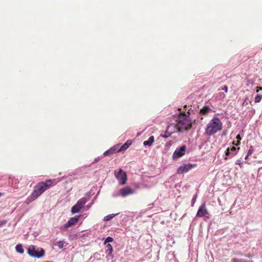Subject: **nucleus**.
Returning <instances> with one entry per match:
<instances>
[{"label":"nucleus","instance_id":"nucleus-9","mask_svg":"<svg viewBox=\"0 0 262 262\" xmlns=\"http://www.w3.org/2000/svg\"><path fill=\"white\" fill-rule=\"evenodd\" d=\"M186 149V145H183L180 148H177L173 154V158L177 159L184 156Z\"/></svg>","mask_w":262,"mask_h":262},{"label":"nucleus","instance_id":"nucleus-27","mask_svg":"<svg viewBox=\"0 0 262 262\" xmlns=\"http://www.w3.org/2000/svg\"><path fill=\"white\" fill-rule=\"evenodd\" d=\"M261 90H262V87L257 86L256 88V93H258L259 91H261Z\"/></svg>","mask_w":262,"mask_h":262},{"label":"nucleus","instance_id":"nucleus-7","mask_svg":"<svg viewBox=\"0 0 262 262\" xmlns=\"http://www.w3.org/2000/svg\"><path fill=\"white\" fill-rule=\"evenodd\" d=\"M182 132L180 128H179V125L177 123H169V124L167 126L166 133L168 134L167 136H170L171 134L177 133Z\"/></svg>","mask_w":262,"mask_h":262},{"label":"nucleus","instance_id":"nucleus-6","mask_svg":"<svg viewBox=\"0 0 262 262\" xmlns=\"http://www.w3.org/2000/svg\"><path fill=\"white\" fill-rule=\"evenodd\" d=\"M88 201L86 198H82L79 199L76 204L72 207L71 212L72 214H75L80 212V210L83 208L84 205Z\"/></svg>","mask_w":262,"mask_h":262},{"label":"nucleus","instance_id":"nucleus-10","mask_svg":"<svg viewBox=\"0 0 262 262\" xmlns=\"http://www.w3.org/2000/svg\"><path fill=\"white\" fill-rule=\"evenodd\" d=\"M208 214V211L206 208L205 203L202 204L199 208L196 216L198 217L205 216L206 214Z\"/></svg>","mask_w":262,"mask_h":262},{"label":"nucleus","instance_id":"nucleus-8","mask_svg":"<svg viewBox=\"0 0 262 262\" xmlns=\"http://www.w3.org/2000/svg\"><path fill=\"white\" fill-rule=\"evenodd\" d=\"M196 166V164H192L188 163L187 164H184L180 166L178 170L177 173L179 174H182L189 171L192 168Z\"/></svg>","mask_w":262,"mask_h":262},{"label":"nucleus","instance_id":"nucleus-11","mask_svg":"<svg viewBox=\"0 0 262 262\" xmlns=\"http://www.w3.org/2000/svg\"><path fill=\"white\" fill-rule=\"evenodd\" d=\"M119 144H116L111 148H110L109 149L107 150L103 153V155L104 156H110L112 154H115L116 152H120V149H119Z\"/></svg>","mask_w":262,"mask_h":262},{"label":"nucleus","instance_id":"nucleus-30","mask_svg":"<svg viewBox=\"0 0 262 262\" xmlns=\"http://www.w3.org/2000/svg\"><path fill=\"white\" fill-rule=\"evenodd\" d=\"M168 136V134L166 133V132L165 133V134L164 135H162V136L164 138H168L169 136Z\"/></svg>","mask_w":262,"mask_h":262},{"label":"nucleus","instance_id":"nucleus-33","mask_svg":"<svg viewBox=\"0 0 262 262\" xmlns=\"http://www.w3.org/2000/svg\"><path fill=\"white\" fill-rule=\"evenodd\" d=\"M248 157H249V156H247H247H246V157H245V159H246V160H247V159H248Z\"/></svg>","mask_w":262,"mask_h":262},{"label":"nucleus","instance_id":"nucleus-28","mask_svg":"<svg viewBox=\"0 0 262 262\" xmlns=\"http://www.w3.org/2000/svg\"><path fill=\"white\" fill-rule=\"evenodd\" d=\"M6 223V221H0V227L5 225Z\"/></svg>","mask_w":262,"mask_h":262},{"label":"nucleus","instance_id":"nucleus-25","mask_svg":"<svg viewBox=\"0 0 262 262\" xmlns=\"http://www.w3.org/2000/svg\"><path fill=\"white\" fill-rule=\"evenodd\" d=\"M253 150H254L253 149L252 146H250V149H249V150L248 151L247 156H249L251 155V154L253 152Z\"/></svg>","mask_w":262,"mask_h":262},{"label":"nucleus","instance_id":"nucleus-29","mask_svg":"<svg viewBox=\"0 0 262 262\" xmlns=\"http://www.w3.org/2000/svg\"><path fill=\"white\" fill-rule=\"evenodd\" d=\"M223 90L227 93L228 92V86L227 85H225L223 88Z\"/></svg>","mask_w":262,"mask_h":262},{"label":"nucleus","instance_id":"nucleus-26","mask_svg":"<svg viewBox=\"0 0 262 262\" xmlns=\"http://www.w3.org/2000/svg\"><path fill=\"white\" fill-rule=\"evenodd\" d=\"M235 164L237 165H238L239 166L240 168H243V163H242L241 160H237L235 162Z\"/></svg>","mask_w":262,"mask_h":262},{"label":"nucleus","instance_id":"nucleus-18","mask_svg":"<svg viewBox=\"0 0 262 262\" xmlns=\"http://www.w3.org/2000/svg\"><path fill=\"white\" fill-rule=\"evenodd\" d=\"M210 111H211V109L208 106H206L203 107V108H202L200 110V113L202 115H205L207 114Z\"/></svg>","mask_w":262,"mask_h":262},{"label":"nucleus","instance_id":"nucleus-17","mask_svg":"<svg viewBox=\"0 0 262 262\" xmlns=\"http://www.w3.org/2000/svg\"><path fill=\"white\" fill-rule=\"evenodd\" d=\"M155 141V138L154 136H150L148 140L145 141L143 142V145L145 146H151Z\"/></svg>","mask_w":262,"mask_h":262},{"label":"nucleus","instance_id":"nucleus-31","mask_svg":"<svg viewBox=\"0 0 262 262\" xmlns=\"http://www.w3.org/2000/svg\"><path fill=\"white\" fill-rule=\"evenodd\" d=\"M196 198V195H195L192 199V203H194L195 202Z\"/></svg>","mask_w":262,"mask_h":262},{"label":"nucleus","instance_id":"nucleus-16","mask_svg":"<svg viewBox=\"0 0 262 262\" xmlns=\"http://www.w3.org/2000/svg\"><path fill=\"white\" fill-rule=\"evenodd\" d=\"M132 144V141L130 140H127L123 145L119 147L120 151L126 150Z\"/></svg>","mask_w":262,"mask_h":262},{"label":"nucleus","instance_id":"nucleus-3","mask_svg":"<svg viewBox=\"0 0 262 262\" xmlns=\"http://www.w3.org/2000/svg\"><path fill=\"white\" fill-rule=\"evenodd\" d=\"M176 121L181 131L187 130L192 127V121L185 112H181L177 118Z\"/></svg>","mask_w":262,"mask_h":262},{"label":"nucleus","instance_id":"nucleus-22","mask_svg":"<svg viewBox=\"0 0 262 262\" xmlns=\"http://www.w3.org/2000/svg\"><path fill=\"white\" fill-rule=\"evenodd\" d=\"M236 139H237V143H235V141H233L232 143H233V144H234V145H235L237 146V145H238L241 143V140L242 138H241V137L240 135H238L236 136Z\"/></svg>","mask_w":262,"mask_h":262},{"label":"nucleus","instance_id":"nucleus-19","mask_svg":"<svg viewBox=\"0 0 262 262\" xmlns=\"http://www.w3.org/2000/svg\"><path fill=\"white\" fill-rule=\"evenodd\" d=\"M15 249L17 252L20 254H23L24 252L23 246L20 244L17 245L15 247Z\"/></svg>","mask_w":262,"mask_h":262},{"label":"nucleus","instance_id":"nucleus-21","mask_svg":"<svg viewBox=\"0 0 262 262\" xmlns=\"http://www.w3.org/2000/svg\"><path fill=\"white\" fill-rule=\"evenodd\" d=\"M56 245L59 249H62L65 245V242L64 241H60L56 243Z\"/></svg>","mask_w":262,"mask_h":262},{"label":"nucleus","instance_id":"nucleus-2","mask_svg":"<svg viewBox=\"0 0 262 262\" xmlns=\"http://www.w3.org/2000/svg\"><path fill=\"white\" fill-rule=\"evenodd\" d=\"M223 127V123L219 118L214 117L208 123L205 129V134L211 136L221 130Z\"/></svg>","mask_w":262,"mask_h":262},{"label":"nucleus","instance_id":"nucleus-13","mask_svg":"<svg viewBox=\"0 0 262 262\" xmlns=\"http://www.w3.org/2000/svg\"><path fill=\"white\" fill-rule=\"evenodd\" d=\"M106 250L105 253L106 254V257L108 259L114 258V255L113 254V249L112 246L110 244H108L106 246Z\"/></svg>","mask_w":262,"mask_h":262},{"label":"nucleus","instance_id":"nucleus-1","mask_svg":"<svg viewBox=\"0 0 262 262\" xmlns=\"http://www.w3.org/2000/svg\"><path fill=\"white\" fill-rule=\"evenodd\" d=\"M57 182L58 181L55 179H48L45 181L39 182L35 186L34 189L31 194V197L33 200L36 199L52 186L56 185Z\"/></svg>","mask_w":262,"mask_h":262},{"label":"nucleus","instance_id":"nucleus-15","mask_svg":"<svg viewBox=\"0 0 262 262\" xmlns=\"http://www.w3.org/2000/svg\"><path fill=\"white\" fill-rule=\"evenodd\" d=\"M80 216H78L77 217H74L71 218L68 222L64 225V228H68L71 226L74 225L75 223H76L80 217Z\"/></svg>","mask_w":262,"mask_h":262},{"label":"nucleus","instance_id":"nucleus-5","mask_svg":"<svg viewBox=\"0 0 262 262\" xmlns=\"http://www.w3.org/2000/svg\"><path fill=\"white\" fill-rule=\"evenodd\" d=\"M114 175L121 185H124L127 181V174L122 169L119 168L115 170Z\"/></svg>","mask_w":262,"mask_h":262},{"label":"nucleus","instance_id":"nucleus-14","mask_svg":"<svg viewBox=\"0 0 262 262\" xmlns=\"http://www.w3.org/2000/svg\"><path fill=\"white\" fill-rule=\"evenodd\" d=\"M120 192L121 195L123 197H125L127 195L133 194L134 193L133 190L129 187H126L125 188L121 189Z\"/></svg>","mask_w":262,"mask_h":262},{"label":"nucleus","instance_id":"nucleus-24","mask_svg":"<svg viewBox=\"0 0 262 262\" xmlns=\"http://www.w3.org/2000/svg\"><path fill=\"white\" fill-rule=\"evenodd\" d=\"M113 241V238L111 237H107L105 242H104V244H106L107 243H110V242H112Z\"/></svg>","mask_w":262,"mask_h":262},{"label":"nucleus","instance_id":"nucleus-4","mask_svg":"<svg viewBox=\"0 0 262 262\" xmlns=\"http://www.w3.org/2000/svg\"><path fill=\"white\" fill-rule=\"evenodd\" d=\"M28 253L29 255L34 257L39 258L45 254V251L41 248H36L35 246L31 245L28 248Z\"/></svg>","mask_w":262,"mask_h":262},{"label":"nucleus","instance_id":"nucleus-32","mask_svg":"<svg viewBox=\"0 0 262 262\" xmlns=\"http://www.w3.org/2000/svg\"><path fill=\"white\" fill-rule=\"evenodd\" d=\"M4 195V193L0 192V197Z\"/></svg>","mask_w":262,"mask_h":262},{"label":"nucleus","instance_id":"nucleus-20","mask_svg":"<svg viewBox=\"0 0 262 262\" xmlns=\"http://www.w3.org/2000/svg\"><path fill=\"white\" fill-rule=\"evenodd\" d=\"M118 213H116V214H109V215H107L106 216H105L104 217V220L105 221H110L111 220H112L115 216H116V215H117Z\"/></svg>","mask_w":262,"mask_h":262},{"label":"nucleus","instance_id":"nucleus-12","mask_svg":"<svg viewBox=\"0 0 262 262\" xmlns=\"http://www.w3.org/2000/svg\"><path fill=\"white\" fill-rule=\"evenodd\" d=\"M239 149V147L236 148L235 146H232L231 148L228 147L225 151V155L230 158H232L236 154L237 150Z\"/></svg>","mask_w":262,"mask_h":262},{"label":"nucleus","instance_id":"nucleus-23","mask_svg":"<svg viewBox=\"0 0 262 262\" xmlns=\"http://www.w3.org/2000/svg\"><path fill=\"white\" fill-rule=\"evenodd\" d=\"M262 99V95H257L255 98V102L258 103Z\"/></svg>","mask_w":262,"mask_h":262},{"label":"nucleus","instance_id":"nucleus-34","mask_svg":"<svg viewBox=\"0 0 262 262\" xmlns=\"http://www.w3.org/2000/svg\"><path fill=\"white\" fill-rule=\"evenodd\" d=\"M186 107H187V105L184 106V108H186Z\"/></svg>","mask_w":262,"mask_h":262}]
</instances>
